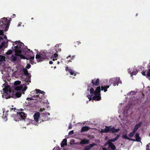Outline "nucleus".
I'll list each match as a JSON object with an SVG mask.
<instances>
[{
  "instance_id": "obj_40",
  "label": "nucleus",
  "mask_w": 150,
  "mask_h": 150,
  "mask_svg": "<svg viewBox=\"0 0 150 150\" xmlns=\"http://www.w3.org/2000/svg\"><path fill=\"white\" fill-rule=\"evenodd\" d=\"M58 54L57 53H55L51 57L52 58H56L58 57Z\"/></svg>"
},
{
  "instance_id": "obj_30",
  "label": "nucleus",
  "mask_w": 150,
  "mask_h": 150,
  "mask_svg": "<svg viewBox=\"0 0 150 150\" xmlns=\"http://www.w3.org/2000/svg\"><path fill=\"white\" fill-rule=\"evenodd\" d=\"M22 95L21 93L19 91L17 92L15 94L16 96L17 97L19 98Z\"/></svg>"
},
{
  "instance_id": "obj_33",
  "label": "nucleus",
  "mask_w": 150,
  "mask_h": 150,
  "mask_svg": "<svg viewBox=\"0 0 150 150\" xmlns=\"http://www.w3.org/2000/svg\"><path fill=\"white\" fill-rule=\"evenodd\" d=\"M32 53V56H29L28 57V59H34V54L33 52L32 51H31V52Z\"/></svg>"
},
{
  "instance_id": "obj_58",
  "label": "nucleus",
  "mask_w": 150,
  "mask_h": 150,
  "mask_svg": "<svg viewBox=\"0 0 150 150\" xmlns=\"http://www.w3.org/2000/svg\"><path fill=\"white\" fill-rule=\"evenodd\" d=\"M118 83H122V81L120 80L119 81H118Z\"/></svg>"
},
{
  "instance_id": "obj_36",
  "label": "nucleus",
  "mask_w": 150,
  "mask_h": 150,
  "mask_svg": "<svg viewBox=\"0 0 150 150\" xmlns=\"http://www.w3.org/2000/svg\"><path fill=\"white\" fill-rule=\"evenodd\" d=\"M75 56H73L72 57H71V58L69 59V60H67V61L68 62H72V61L75 58Z\"/></svg>"
},
{
  "instance_id": "obj_7",
  "label": "nucleus",
  "mask_w": 150,
  "mask_h": 150,
  "mask_svg": "<svg viewBox=\"0 0 150 150\" xmlns=\"http://www.w3.org/2000/svg\"><path fill=\"white\" fill-rule=\"evenodd\" d=\"M120 80V78L119 77L116 78L115 79H112L110 80L109 81L110 82H111L112 83H113L114 86H116V85H118V84L119 81Z\"/></svg>"
},
{
  "instance_id": "obj_6",
  "label": "nucleus",
  "mask_w": 150,
  "mask_h": 150,
  "mask_svg": "<svg viewBox=\"0 0 150 150\" xmlns=\"http://www.w3.org/2000/svg\"><path fill=\"white\" fill-rule=\"evenodd\" d=\"M27 114L22 112L18 111L17 112V117L20 119V120H25L26 118Z\"/></svg>"
},
{
  "instance_id": "obj_16",
  "label": "nucleus",
  "mask_w": 150,
  "mask_h": 150,
  "mask_svg": "<svg viewBox=\"0 0 150 150\" xmlns=\"http://www.w3.org/2000/svg\"><path fill=\"white\" fill-rule=\"evenodd\" d=\"M90 129V128L89 127L86 126H84L82 127L80 132L82 133L84 132L87 131Z\"/></svg>"
},
{
  "instance_id": "obj_34",
  "label": "nucleus",
  "mask_w": 150,
  "mask_h": 150,
  "mask_svg": "<svg viewBox=\"0 0 150 150\" xmlns=\"http://www.w3.org/2000/svg\"><path fill=\"white\" fill-rule=\"evenodd\" d=\"M21 83V81H15L14 83V85L15 86H17L20 84Z\"/></svg>"
},
{
  "instance_id": "obj_20",
  "label": "nucleus",
  "mask_w": 150,
  "mask_h": 150,
  "mask_svg": "<svg viewBox=\"0 0 150 150\" xmlns=\"http://www.w3.org/2000/svg\"><path fill=\"white\" fill-rule=\"evenodd\" d=\"M67 139L65 138L64 139L61 143V146L62 147H64V146L67 145Z\"/></svg>"
},
{
  "instance_id": "obj_5",
  "label": "nucleus",
  "mask_w": 150,
  "mask_h": 150,
  "mask_svg": "<svg viewBox=\"0 0 150 150\" xmlns=\"http://www.w3.org/2000/svg\"><path fill=\"white\" fill-rule=\"evenodd\" d=\"M3 90L4 91V95H2L3 98L5 96L6 99H8L11 98L10 93H11V90H9L8 87H5L3 88Z\"/></svg>"
},
{
  "instance_id": "obj_9",
  "label": "nucleus",
  "mask_w": 150,
  "mask_h": 150,
  "mask_svg": "<svg viewBox=\"0 0 150 150\" xmlns=\"http://www.w3.org/2000/svg\"><path fill=\"white\" fill-rule=\"evenodd\" d=\"M99 83L100 80L98 78L94 79L91 80V83L94 86H98L99 84Z\"/></svg>"
},
{
  "instance_id": "obj_55",
  "label": "nucleus",
  "mask_w": 150,
  "mask_h": 150,
  "mask_svg": "<svg viewBox=\"0 0 150 150\" xmlns=\"http://www.w3.org/2000/svg\"><path fill=\"white\" fill-rule=\"evenodd\" d=\"M16 17V15L13 14L12 16H11L12 18H14Z\"/></svg>"
},
{
  "instance_id": "obj_46",
  "label": "nucleus",
  "mask_w": 150,
  "mask_h": 150,
  "mask_svg": "<svg viewBox=\"0 0 150 150\" xmlns=\"http://www.w3.org/2000/svg\"><path fill=\"white\" fill-rule=\"evenodd\" d=\"M81 43V42H79L76 41V42H75L74 44L75 45H79Z\"/></svg>"
},
{
  "instance_id": "obj_3",
  "label": "nucleus",
  "mask_w": 150,
  "mask_h": 150,
  "mask_svg": "<svg viewBox=\"0 0 150 150\" xmlns=\"http://www.w3.org/2000/svg\"><path fill=\"white\" fill-rule=\"evenodd\" d=\"M11 18H10V20H8L6 18H4L0 19V28L4 29L5 31L8 30L10 25V21Z\"/></svg>"
},
{
  "instance_id": "obj_22",
  "label": "nucleus",
  "mask_w": 150,
  "mask_h": 150,
  "mask_svg": "<svg viewBox=\"0 0 150 150\" xmlns=\"http://www.w3.org/2000/svg\"><path fill=\"white\" fill-rule=\"evenodd\" d=\"M110 86V85L105 86H101V90L102 91L103 90L104 92H106L107 91V89Z\"/></svg>"
},
{
  "instance_id": "obj_19",
  "label": "nucleus",
  "mask_w": 150,
  "mask_h": 150,
  "mask_svg": "<svg viewBox=\"0 0 150 150\" xmlns=\"http://www.w3.org/2000/svg\"><path fill=\"white\" fill-rule=\"evenodd\" d=\"M95 96L93 97V100H96L97 101L100 100L101 99V97L100 94H95Z\"/></svg>"
},
{
  "instance_id": "obj_64",
  "label": "nucleus",
  "mask_w": 150,
  "mask_h": 150,
  "mask_svg": "<svg viewBox=\"0 0 150 150\" xmlns=\"http://www.w3.org/2000/svg\"><path fill=\"white\" fill-rule=\"evenodd\" d=\"M33 19V18H31V19Z\"/></svg>"
},
{
  "instance_id": "obj_29",
  "label": "nucleus",
  "mask_w": 150,
  "mask_h": 150,
  "mask_svg": "<svg viewBox=\"0 0 150 150\" xmlns=\"http://www.w3.org/2000/svg\"><path fill=\"white\" fill-rule=\"evenodd\" d=\"M12 61H16L17 59V57L14 55H12L11 56Z\"/></svg>"
},
{
  "instance_id": "obj_17",
  "label": "nucleus",
  "mask_w": 150,
  "mask_h": 150,
  "mask_svg": "<svg viewBox=\"0 0 150 150\" xmlns=\"http://www.w3.org/2000/svg\"><path fill=\"white\" fill-rule=\"evenodd\" d=\"M89 143V140L88 139H83L79 143L80 145L87 144Z\"/></svg>"
},
{
  "instance_id": "obj_23",
  "label": "nucleus",
  "mask_w": 150,
  "mask_h": 150,
  "mask_svg": "<svg viewBox=\"0 0 150 150\" xmlns=\"http://www.w3.org/2000/svg\"><path fill=\"white\" fill-rule=\"evenodd\" d=\"M100 86H98L96 89L95 90V94H100Z\"/></svg>"
},
{
  "instance_id": "obj_2",
  "label": "nucleus",
  "mask_w": 150,
  "mask_h": 150,
  "mask_svg": "<svg viewBox=\"0 0 150 150\" xmlns=\"http://www.w3.org/2000/svg\"><path fill=\"white\" fill-rule=\"evenodd\" d=\"M50 53L46 51H44L41 53L37 54L35 58L38 62H41L43 60L48 59L50 57Z\"/></svg>"
},
{
  "instance_id": "obj_51",
  "label": "nucleus",
  "mask_w": 150,
  "mask_h": 150,
  "mask_svg": "<svg viewBox=\"0 0 150 150\" xmlns=\"http://www.w3.org/2000/svg\"><path fill=\"white\" fill-rule=\"evenodd\" d=\"M3 34V30H0V35H2Z\"/></svg>"
},
{
  "instance_id": "obj_49",
  "label": "nucleus",
  "mask_w": 150,
  "mask_h": 150,
  "mask_svg": "<svg viewBox=\"0 0 150 150\" xmlns=\"http://www.w3.org/2000/svg\"><path fill=\"white\" fill-rule=\"evenodd\" d=\"M110 144V142H108V141L105 144L104 146H106V145L108 144L109 145Z\"/></svg>"
},
{
  "instance_id": "obj_14",
  "label": "nucleus",
  "mask_w": 150,
  "mask_h": 150,
  "mask_svg": "<svg viewBox=\"0 0 150 150\" xmlns=\"http://www.w3.org/2000/svg\"><path fill=\"white\" fill-rule=\"evenodd\" d=\"M129 72L131 75H136L138 73V71L137 69L134 68H131Z\"/></svg>"
},
{
  "instance_id": "obj_10",
  "label": "nucleus",
  "mask_w": 150,
  "mask_h": 150,
  "mask_svg": "<svg viewBox=\"0 0 150 150\" xmlns=\"http://www.w3.org/2000/svg\"><path fill=\"white\" fill-rule=\"evenodd\" d=\"M65 70L66 71H69L71 75H74V76H76V73L75 72L73 71L72 70L69 69L68 67H66Z\"/></svg>"
},
{
  "instance_id": "obj_28",
  "label": "nucleus",
  "mask_w": 150,
  "mask_h": 150,
  "mask_svg": "<svg viewBox=\"0 0 150 150\" xmlns=\"http://www.w3.org/2000/svg\"><path fill=\"white\" fill-rule=\"evenodd\" d=\"M23 88V87L22 86H19L16 87L15 88V89L17 91H21L22 90Z\"/></svg>"
},
{
  "instance_id": "obj_63",
  "label": "nucleus",
  "mask_w": 150,
  "mask_h": 150,
  "mask_svg": "<svg viewBox=\"0 0 150 150\" xmlns=\"http://www.w3.org/2000/svg\"><path fill=\"white\" fill-rule=\"evenodd\" d=\"M149 136H150V133H149Z\"/></svg>"
},
{
  "instance_id": "obj_54",
  "label": "nucleus",
  "mask_w": 150,
  "mask_h": 150,
  "mask_svg": "<svg viewBox=\"0 0 150 150\" xmlns=\"http://www.w3.org/2000/svg\"><path fill=\"white\" fill-rule=\"evenodd\" d=\"M27 87L26 86H25V87L24 88V89H22V91H25L26 90V89H27Z\"/></svg>"
},
{
  "instance_id": "obj_24",
  "label": "nucleus",
  "mask_w": 150,
  "mask_h": 150,
  "mask_svg": "<svg viewBox=\"0 0 150 150\" xmlns=\"http://www.w3.org/2000/svg\"><path fill=\"white\" fill-rule=\"evenodd\" d=\"M26 78H25L24 79V81L26 82L27 83H28V84L29 83L31 82L30 81V76H26Z\"/></svg>"
},
{
  "instance_id": "obj_1",
  "label": "nucleus",
  "mask_w": 150,
  "mask_h": 150,
  "mask_svg": "<svg viewBox=\"0 0 150 150\" xmlns=\"http://www.w3.org/2000/svg\"><path fill=\"white\" fill-rule=\"evenodd\" d=\"M13 45L14 46L15 45H16L14 46L15 55L19 56L21 58L24 59V56L21 54L24 46L23 44L20 41H16L14 43Z\"/></svg>"
},
{
  "instance_id": "obj_50",
  "label": "nucleus",
  "mask_w": 150,
  "mask_h": 150,
  "mask_svg": "<svg viewBox=\"0 0 150 150\" xmlns=\"http://www.w3.org/2000/svg\"><path fill=\"white\" fill-rule=\"evenodd\" d=\"M91 96H88V98L89 99V101H90L92 100V98L91 97Z\"/></svg>"
},
{
  "instance_id": "obj_13",
  "label": "nucleus",
  "mask_w": 150,
  "mask_h": 150,
  "mask_svg": "<svg viewBox=\"0 0 150 150\" xmlns=\"http://www.w3.org/2000/svg\"><path fill=\"white\" fill-rule=\"evenodd\" d=\"M135 138V139H131L130 140L134 141L140 142L141 138L139 137V133H137L136 134Z\"/></svg>"
},
{
  "instance_id": "obj_41",
  "label": "nucleus",
  "mask_w": 150,
  "mask_h": 150,
  "mask_svg": "<svg viewBox=\"0 0 150 150\" xmlns=\"http://www.w3.org/2000/svg\"><path fill=\"white\" fill-rule=\"evenodd\" d=\"M10 112H11L12 111H14L16 110V108H10Z\"/></svg>"
},
{
  "instance_id": "obj_11",
  "label": "nucleus",
  "mask_w": 150,
  "mask_h": 150,
  "mask_svg": "<svg viewBox=\"0 0 150 150\" xmlns=\"http://www.w3.org/2000/svg\"><path fill=\"white\" fill-rule=\"evenodd\" d=\"M143 123L142 121L140 122L138 124H136L134 126L133 131L134 132H136L138 129L139 128L140 126Z\"/></svg>"
},
{
  "instance_id": "obj_53",
  "label": "nucleus",
  "mask_w": 150,
  "mask_h": 150,
  "mask_svg": "<svg viewBox=\"0 0 150 150\" xmlns=\"http://www.w3.org/2000/svg\"><path fill=\"white\" fill-rule=\"evenodd\" d=\"M70 57H71V56L70 55H69L67 57V60H69V58Z\"/></svg>"
},
{
  "instance_id": "obj_61",
  "label": "nucleus",
  "mask_w": 150,
  "mask_h": 150,
  "mask_svg": "<svg viewBox=\"0 0 150 150\" xmlns=\"http://www.w3.org/2000/svg\"><path fill=\"white\" fill-rule=\"evenodd\" d=\"M30 63L31 64H33V61H30Z\"/></svg>"
},
{
  "instance_id": "obj_32",
  "label": "nucleus",
  "mask_w": 150,
  "mask_h": 150,
  "mask_svg": "<svg viewBox=\"0 0 150 150\" xmlns=\"http://www.w3.org/2000/svg\"><path fill=\"white\" fill-rule=\"evenodd\" d=\"M5 57L1 55H0V62H2L5 60Z\"/></svg>"
},
{
  "instance_id": "obj_57",
  "label": "nucleus",
  "mask_w": 150,
  "mask_h": 150,
  "mask_svg": "<svg viewBox=\"0 0 150 150\" xmlns=\"http://www.w3.org/2000/svg\"><path fill=\"white\" fill-rule=\"evenodd\" d=\"M57 58H53V59H52V60L53 61H55V60H56L57 59Z\"/></svg>"
},
{
  "instance_id": "obj_37",
  "label": "nucleus",
  "mask_w": 150,
  "mask_h": 150,
  "mask_svg": "<svg viewBox=\"0 0 150 150\" xmlns=\"http://www.w3.org/2000/svg\"><path fill=\"white\" fill-rule=\"evenodd\" d=\"M8 50L6 53V54L7 55H10L12 53L13 50Z\"/></svg>"
},
{
  "instance_id": "obj_18",
  "label": "nucleus",
  "mask_w": 150,
  "mask_h": 150,
  "mask_svg": "<svg viewBox=\"0 0 150 150\" xmlns=\"http://www.w3.org/2000/svg\"><path fill=\"white\" fill-rule=\"evenodd\" d=\"M120 137L119 134H117V136L114 138L109 139L108 140V142L110 143H112V142H114L117 140Z\"/></svg>"
},
{
  "instance_id": "obj_52",
  "label": "nucleus",
  "mask_w": 150,
  "mask_h": 150,
  "mask_svg": "<svg viewBox=\"0 0 150 150\" xmlns=\"http://www.w3.org/2000/svg\"><path fill=\"white\" fill-rule=\"evenodd\" d=\"M45 110V109L44 108H41L40 109V112H42V111H43V110Z\"/></svg>"
},
{
  "instance_id": "obj_56",
  "label": "nucleus",
  "mask_w": 150,
  "mask_h": 150,
  "mask_svg": "<svg viewBox=\"0 0 150 150\" xmlns=\"http://www.w3.org/2000/svg\"><path fill=\"white\" fill-rule=\"evenodd\" d=\"M49 64H53V62L52 61H50L49 62Z\"/></svg>"
},
{
  "instance_id": "obj_43",
  "label": "nucleus",
  "mask_w": 150,
  "mask_h": 150,
  "mask_svg": "<svg viewBox=\"0 0 150 150\" xmlns=\"http://www.w3.org/2000/svg\"><path fill=\"white\" fill-rule=\"evenodd\" d=\"M146 71H146H142L141 72L142 74L144 76H146V74H145Z\"/></svg>"
},
{
  "instance_id": "obj_35",
  "label": "nucleus",
  "mask_w": 150,
  "mask_h": 150,
  "mask_svg": "<svg viewBox=\"0 0 150 150\" xmlns=\"http://www.w3.org/2000/svg\"><path fill=\"white\" fill-rule=\"evenodd\" d=\"M135 132H134L133 131H132V132H130V133L129 134H128V136L129 137H132L134 135L135 133Z\"/></svg>"
},
{
  "instance_id": "obj_15",
  "label": "nucleus",
  "mask_w": 150,
  "mask_h": 150,
  "mask_svg": "<svg viewBox=\"0 0 150 150\" xmlns=\"http://www.w3.org/2000/svg\"><path fill=\"white\" fill-rule=\"evenodd\" d=\"M95 145L94 143H92L86 146L83 149V150H90V149Z\"/></svg>"
},
{
  "instance_id": "obj_4",
  "label": "nucleus",
  "mask_w": 150,
  "mask_h": 150,
  "mask_svg": "<svg viewBox=\"0 0 150 150\" xmlns=\"http://www.w3.org/2000/svg\"><path fill=\"white\" fill-rule=\"evenodd\" d=\"M120 130L119 129H116L114 127H112L111 126H105V129H102L101 130L102 133H114L117 132Z\"/></svg>"
},
{
  "instance_id": "obj_60",
  "label": "nucleus",
  "mask_w": 150,
  "mask_h": 150,
  "mask_svg": "<svg viewBox=\"0 0 150 150\" xmlns=\"http://www.w3.org/2000/svg\"><path fill=\"white\" fill-rule=\"evenodd\" d=\"M4 38H5V39H6V35H5L4 36Z\"/></svg>"
},
{
  "instance_id": "obj_39",
  "label": "nucleus",
  "mask_w": 150,
  "mask_h": 150,
  "mask_svg": "<svg viewBox=\"0 0 150 150\" xmlns=\"http://www.w3.org/2000/svg\"><path fill=\"white\" fill-rule=\"evenodd\" d=\"M146 76L150 77V69L148 70L147 71V72Z\"/></svg>"
},
{
  "instance_id": "obj_26",
  "label": "nucleus",
  "mask_w": 150,
  "mask_h": 150,
  "mask_svg": "<svg viewBox=\"0 0 150 150\" xmlns=\"http://www.w3.org/2000/svg\"><path fill=\"white\" fill-rule=\"evenodd\" d=\"M90 92L91 96H92L93 94H95V91L93 88H91L90 90Z\"/></svg>"
},
{
  "instance_id": "obj_8",
  "label": "nucleus",
  "mask_w": 150,
  "mask_h": 150,
  "mask_svg": "<svg viewBox=\"0 0 150 150\" xmlns=\"http://www.w3.org/2000/svg\"><path fill=\"white\" fill-rule=\"evenodd\" d=\"M33 97H35V98H39V99H33V98H27V100H28V99H30V100H34L33 101V102L35 103H37L38 101H40V98H42V97H40L39 96V95H36V96H34Z\"/></svg>"
},
{
  "instance_id": "obj_38",
  "label": "nucleus",
  "mask_w": 150,
  "mask_h": 150,
  "mask_svg": "<svg viewBox=\"0 0 150 150\" xmlns=\"http://www.w3.org/2000/svg\"><path fill=\"white\" fill-rule=\"evenodd\" d=\"M122 138L125 139H128L129 140H131V139L129 138L126 135H125L122 136Z\"/></svg>"
},
{
  "instance_id": "obj_48",
  "label": "nucleus",
  "mask_w": 150,
  "mask_h": 150,
  "mask_svg": "<svg viewBox=\"0 0 150 150\" xmlns=\"http://www.w3.org/2000/svg\"><path fill=\"white\" fill-rule=\"evenodd\" d=\"M146 150H150L149 149V144H147L146 146Z\"/></svg>"
},
{
  "instance_id": "obj_47",
  "label": "nucleus",
  "mask_w": 150,
  "mask_h": 150,
  "mask_svg": "<svg viewBox=\"0 0 150 150\" xmlns=\"http://www.w3.org/2000/svg\"><path fill=\"white\" fill-rule=\"evenodd\" d=\"M5 42H2L1 44V47H3L4 46V45H5Z\"/></svg>"
},
{
  "instance_id": "obj_31",
  "label": "nucleus",
  "mask_w": 150,
  "mask_h": 150,
  "mask_svg": "<svg viewBox=\"0 0 150 150\" xmlns=\"http://www.w3.org/2000/svg\"><path fill=\"white\" fill-rule=\"evenodd\" d=\"M9 112V110H8L6 111L5 112L4 111L3 112V117H6V116L8 115V112Z\"/></svg>"
},
{
  "instance_id": "obj_44",
  "label": "nucleus",
  "mask_w": 150,
  "mask_h": 150,
  "mask_svg": "<svg viewBox=\"0 0 150 150\" xmlns=\"http://www.w3.org/2000/svg\"><path fill=\"white\" fill-rule=\"evenodd\" d=\"M72 125H71V124L70 123L69 124V127H68V129H71L72 128Z\"/></svg>"
},
{
  "instance_id": "obj_25",
  "label": "nucleus",
  "mask_w": 150,
  "mask_h": 150,
  "mask_svg": "<svg viewBox=\"0 0 150 150\" xmlns=\"http://www.w3.org/2000/svg\"><path fill=\"white\" fill-rule=\"evenodd\" d=\"M108 146L113 150H115L116 149V147L113 143H110Z\"/></svg>"
},
{
  "instance_id": "obj_21",
  "label": "nucleus",
  "mask_w": 150,
  "mask_h": 150,
  "mask_svg": "<svg viewBox=\"0 0 150 150\" xmlns=\"http://www.w3.org/2000/svg\"><path fill=\"white\" fill-rule=\"evenodd\" d=\"M23 71L24 75L26 76L31 75L30 74L28 73V70L26 68H23Z\"/></svg>"
},
{
  "instance_id": "obj_12",
  "label": "nucleus",
  "mask_w": 150,
  "mask_h": 150,
  "mask_svg": "<svg viewBox=\"0 0 150 150\" xmlns=\"http://www.w3.org/2000/svg\"><path fill=\"white\" fill-rule=\"evenodd\" d=\"M40 115V113L39 112L35 113L33 115L34 120L36 122H38Z\"/></svg>"
},
{
  "instance_id": "obj_45",
  "label": "nucleus",
  "mask_w": 150,
  "mask_h": 150,
  "mask_svg": "<svg viewBox=\"0 0 150 150\" xmlns=\"http://www.w3.org/2000/svg\"><path fill=\"white\" fill-rule=\"evenodd\" d=\"M74 131L72 130L69 132V135L72 134H74Z\"/></svg>"
},
{
  "instance_id": "obj_62",
  "label": "nucleus",
  "mask_w": 150,
  "mask_h": 150,
  "mask_svg": "<svg viewBox=\"0 0 150 150\" xmlns=\"http://www.w3.org/2000/svg\"><path fill=\"white\" fill-rule=\"evenodd\" d=\"M59 62L58 61V62H57V64H59Z\"/></svg>"
},
{
  "instance_id": "obj_59",
  "label": "nucleus",
  "mask_w": 150,
  "mask_h": 150,
  "mask_svg": "<svg viewBox=\"0 0 150 150\" xmlns=\"http://www.w3.org/2000/svg\"><path fill=\"white\" fill-rule=\"evenodd\" d=\"M103 150H107V149L105 148H103Z\"/></svg>"
},
{
  "instance_id": "obj_27",
  "label": "nucleus",
  "mask_w": 150,
  "mask_h": 150,
  "mask_svg": "<svg viewBox=\"0 0 150 150\" xmlns=\"http://www.w3.org/2000/svg\"><path fill=\"white\" fill-rule=\"evenodd\" d=\"M36 91L38 93L42 94H43V96L44 95V94L45 93L44 91H42L40 89H36Z\"/></svg>"
},
{
  "instance_id": "obj_42",
  "label": "nucleus",
  "mask_w": 150,
  "mask_h": 150,
  "mask_svg": "<svg viewBox=\"0 0 150 150\" xmlns=\"http://www.w3.org/2000/svg\"><path fill=\"white\" fill-rule=\"evenodd\" d=\"M31 67V65L30 64H28L27 65L26 68L27 69H29Z\"/></svg>"
}]
</instances>
